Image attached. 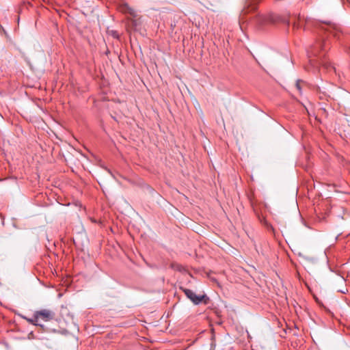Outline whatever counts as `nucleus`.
Here are the masks:
<instances>
[{
	"label": "nucleus",
	"mask_w": 350,
	"mask_h": 350,
	"mask_svg": "<svg viewBox=\"0 0 350 350\" xmlns=\"http://www.w3.org/2000/svg\"><path fill=\"white\" fill-rule=\"evenodd\" d=\"M183 292L188 299H189L194 304L198 305L201 302L207 304L209 298L206 295H197L192 290L184 288Z\"/></svg>",
	"instance_id": "obj_3"
},
{
	"label": "nucleus",
	"mask_w": 350,
	"mask_h": 350,
	"mask_svg": "<svg viewBox=\"0 0 350 350\" xmlns=\"http://www.w3.org/2000/svg\"><path fill=\"white\" fill-rule=\"evenodd\" d=\"M263 224H264V225H265V226H267V228L268 229H269V228H270V229H273L272 226H271L269 224H268L267 221H265H265H263Z\"/></svg>",
	"instance_id": "obj_8"
},
{
	"label": "nucleus",
	"mask_w": 350,
	"mask_h": 350,
	"mask_svg": "<svg viewBox=\"0 0 350 350\" xmlns=\"http://www.w3.org/2000/svg\"><path fill=\"white\" fill-rule=\"evenodd\" d=\"M320 31L324 33L332 35L334 37L339 38L342 33L341 28L336 24L331 22L324 23L321 25Z\"/></svg>",
	"instance_id": "obj_2"
},
{
	"label": "nucleus",
	"mask_w": 350,
	"mask_h": 350,
	"mask_svg": "<svg viewBox=\"0 0 350 350\" xmlns=\"http://www.w3.org/2000/svg\"><path fill=\"white\" fill-rule=\"evenodd\" d=\"M21 317L24 319H25L27 322H29V323L33 325H36V326H39L41 328H44V325L40 324L39 323V321H38V319L36 318V312H35L34 314H33V318H28L27 317H25L23 315H21Z\"/></svg>",
	"instance_id": "obj_6"
},
{
	"label": "nucleus",
	"mask_w": 350,
	"mask_h": 350,
	"mask_svg": "<svg viewBox=\"0 0 350 350\" xmlns=\"http://www.w3.org/2000/svg\"><path fill=\"white\" fill-rule=\"evenodd\" d=\"M119 10L121 12L128 14L132 17H137V12L132 8H131L127 3H122L120 5Z\"/></svg>",
	"instance_id": "obj_5"
},
{
	"label": "nucleus",
	"mask_w": 350,
	"mask_h": 350,
	"mask_svg": "<svg viewBox=\"0 0 350 350\" xmlns=\"http://www.w3.org/2000/svg\"><path fill=\"white\" fill-rule=\"evenodd\" d=\"M329 42L322 36L308 51L310 62L313 64L312 62L314 60L312 59V57H318L319 58L324 57L323 52L329 48Z\"/></svg>",
	"instance_id": "obj_1"
},
{
	"label": "nucleus",
	"mask_w": 350,
	"mask_h": 350,
	"mask_svg": "<svg viewBox=\"0 0 350 350\" xmlns=\"http://www.w3.org/2000/svg\"><path fill=\"white\" fill-rule=\"evenodd\" d=\"M36 318L38 321H42L44 322L50 321L55 318V314L53 311L48 309H43L41 310L36 311Z\"/></svg>",
	"instance_id": "obj_4"
},
{
	"label": "nucleus",
	"mask_w": 350,
	"mask_h": 350,
	"mask_svg": "<svg viewBox=\"0 0 350 350\" xmlns=\"http://www.w3.org/2000/svg\"><path fill=\"white\" fill-rule=\"evenodd\" d=\"M296 88L300 92L301 91V86H300V81L298 80L296 83Z\"/></svg>",
	"instance_id": "obj_9"
},
{
	"label": "nucleus",
	"mask_w": 350,
	"mask_h": 350,
	"mask_svg": "<svg viewBox=\"0 0 350 350\" xmlns=\"http://www.w3.org/2000/svg\"><path fill=\"white\" fill-rule=\"evenodd\" d=\"M258 1V0H247L246 2L247 8H244L243 10V13L246 14L250 10H254L256 9V3Z\"/></svg>",
	"instance_id": "obj_7"
}]
</instances>
